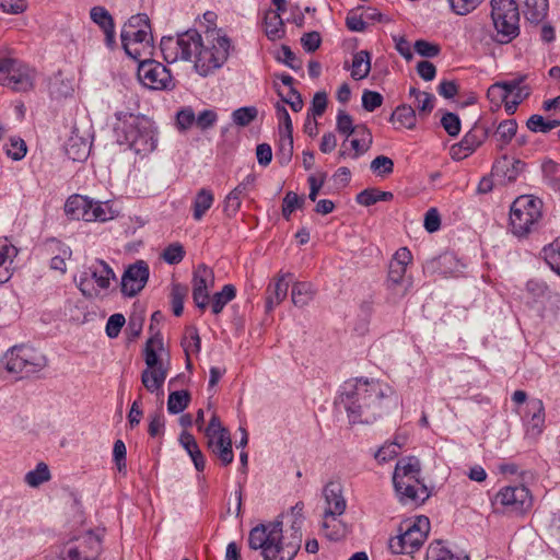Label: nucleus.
<instances>
[{"instance_id":"nucleus-53","label":"nucleus","mask_w":560,"mask_h":560,"mask_svg":"<svg viewBox=\"0 0 560 560\" xmlns=\"http://www.w3.org/2000/svg\"><path fill=\"white\" fill-rule=\"evenodd\" d=\"M354 127L352 117L345 110L340 109L337 114L336 129L338 132L346 136V140L342 145L346 144L348 138L355 131Z\"/></svg>"},{"instance_id":"nucleus-6","label":"nucleus","mask_w":560,"mask_h":560,"mask_svg":"<svg viewBox=\"0 0 560 560\" xmlns=\"http://www.w3.org/2000/svg\"><path fill=\"white\" fill-rule=\"evenodd\" d=\"M491 19L500 45L511 43L520 35V10L515 0H491Z\"/></svg>"},{"instance_id":"nucleus-49","label":"nucleus","mask_w":560,"mask_h":560,"mask_svg":"<svg viewBox=\"0 0 560 560\" xmlns=\"http://www.w3.org/2000/svg\"><path fill=\"white\" fill-rule=\"evenodd\" d=\"M7 155L13 161L22 160L27 152V147L25 141L20 137H12L9 140V143H5L3 147Z\"/></svg>"},{"instance_id":"nucleus-64","label":"nucleus","mask_w":560,"mask_h":560,"mask_svg":"<svg viewBox=\"0 0 560 560\" xmlns=\"http://www.w3.org/2000/svg\"><path fill=\"white\" fill-rule=\"evenodd\" d=\"M383 96L378 92L365 90L362 94V107L366 112H374L383 104Z\"/></svg>"},{"instance_id":"nucleus-38","label":"nucleus","mask_w":560,"mask_h":560,"mask_svg":"<svg viewBox=\"0 0 560 560\" xmlns=\"http://www.w3.org/2000/svg\"><path fill=\"white\" fill-rule=\"evenodd\" d=\"M236 296V289L233 284H225L220 292L214 293L211 300V311L220 314L225 305Z\"/></svg>"},{"instance_id":"nucleus-22","label":"nucleus","mask_w":560,"mask_h":560,"mask_svg":"<svg viewBox=\"0 0 560 560\" xmlns=\"http://www.w3.org/2000/svg\"><path fill=\"white\" fill-rule=\"evenodd\" d=\"M0 84L11 88L15 92H26L33 89V79L30 75V69L23 62L19 70L12 71L10 74L0 80Z\"/></svg>"},{"instance_id":"nucleus-18","label":"nucleus","mask_w":560,"mask_h":560,"mask_svg":"<svg viewBox=\"0 0 560 560\" xmlns=\"http://www.w3.org/2000/svg\"><path fill=\"white\" fill-rule=\"evenodd\" d=\"M326 508V515H342L347 508L346 499L342 494V487L338 482H328L323 490Z\"/></svg>"},{"instance_id":"nucleus-36","label":"nucleus","mask_w":560,"mask_h":560,"mask_svg":"<svg viewBox=\"0 0 560 560\" xmlns=\"http://www.w3.org/2000/svg\"><path fill=\"white\" fill-rule=\"evenodd\" d=\"M315 291L308 282H295L291 290L292 303L298 307L307 305L314 298Z\"/></svg>"},{"instance_id":"nucleus-42","label":"nucleus","mask_w":560,"mask_h":560,"mask_svg":"<svg viewBox=\"0 0 560 560\" xmlns=\"http://www.w3.org/2000/svg\"><path fill=\"white\" fill-rule=\"evenodd\" d=\"M293 155V135L281 133L279 135V145L277 151V159L281 165H287Z\"/></svg>"},{"instance_id":"nucleus-5","label":"nucleus","mask_w":560,"mask_h":560,"mask_svg":"<svg viewBox=\"0 0 560 560\" xmlns=\"http://www.w3.org/2000/svg\"><path fill=\"white\" fill-rule=\"evenodd\" d=\"M544 202L533 195L517 197L510 208V231L518 238L538 231L542 220Z\"/></svg>"},{"instance_id":"nucleus-23","label":"nucleus","mask_w":560,"mask_h":560,"mask_svg":"<svg viewBox=\"0 0 560 560\" xmlns=\"http://www.w3.org/2000/svg\"><path fill=\"white\" fill-rule=\"evenodd\" d=\"M412 480L393 481L396 493L402 503L413 502L416 504L424 502L429 498L428 489L422 485L419 491L415 488Z\"/></svg>"},{"instance_id":"nucleus-12","label":"nucleus","mask_w":560,"mask_h":560,"mask_svg":"<svg viewBox=\"0 0 560 560\" xmlns=\"http://www.w3.org/2000/svg\"><path fill=\"white\" fill-rule=\"evenodd\" d=\"M494 503L502 505L505 512L521 515L532 508L533 498L525 486H506L495 494Z\"/></svg>"},{"instance_id":"nucleus-32","label":"nucleus","mask_w":560,"mask_h":560,"mask_svg":"<svg viewBox=\"0 0 560 560\" xmlns=\"http://www.w3.org/2000/svg\"><path fill=\"white\" fill-rule=\"evenodd\" d=\"M214 196L210 189L201 188L192 202V217L196 221H200L206 212L212 207Z\"/></svg>"},{"instance_id":"nucleus-4","label":"nucleus","mask_w":560,"mask_h":560,"mask_svg":"<svg viewBox=\"0 0 560 560\" xmlns=\"http://www.w3.org/2000/svg\"><path fill=\"white\" fill-rule=\"evenodd\" d=\"M114 132L117 141L126 143L137 154H148L156 148L158 138L153 121L144 115L116 112Z\"/></svg>"},{"instance_id":"nucleus-44","label":"nucleus","mask_w":560,"mask_h":560,"mask_svg":"<svg viewBox=\"0 0 560 560\" xmlns=\"http://www.w3.org/2000/svg\"><path fill=\"white\" fill-rule=\"evenodd\" d=\"M114 218V212L104 202L94 201L91 199V209L86 222L100 221L105 222Z\"/></svg>"},{"instance_id":"nucleus-19","label":"nucleus","mask_w":560,"mask_h":560,"mask_svg":"<svg viewBox=\"0 0 560 560\" xmlns=\"http://www.w3.org/2000/svg\"><path fill=\"white\" fill-rule=\"evenodd\" d=\"M289 277H292V275H279L268 284L266 290V312H271L285 300L290 287V281L287 279Z\"/></svg>"},{"instance_id":"nucleus-2","label":"nucleus","mask_w":560,"mask_h":560,"mask_svg":"<svg viewBox=\"0 0 560 560\" xmlns=\"http://www.w3.org/2000/svg\"><path fill=\"white\" fill-rule=\"evenodd\" d=\"M390 392L377 381L349 380L341 388L339 404L351 422L371 423L386 411Z\"/></svg>"},{"instance_id":"nucleus-10","label":"nucleus","mask_w":560,"mask_h":560,"mask_svg":"<svg viewBox=\"0 0 560 560\" xmlns=\"http://www.w3.org/2000/svg\"><path fill=\"white\" fill-rule=\"evenodd\" d=\"M155 347L162 348L163 342L159 334L151 336L144 347V361L147 369L141 374V382L150 393L160 389L167 377L168 369L160 360Z\"/></svg>"},{"instance_id":"nucleus-26","label":"nucleus","mask_w":560,"mask_h":560,"mask_svg":"<svg viewBox=\"0 0 560 560\" xmlns=\"http://www.w3.org/2000/svg\"><path fill=\"white\" fill-rule=\"evenodd\" d=\"M179 443L191 458L195 468L198 471H203L206 467L205 455L202 454L195 436L188 431H183L179 435Z\"/></svg>"},{"instance_id":"nucleus-24","label":"nucleus","mask_w":560,"mask_h":560,"mask_svg":"<svg viewBox=\"0 0 560 560\" xmlns=\"http://www.w3.org/2000/svg\"><path fill=\"white\" fill-rule=\"evenodd\" d=\"M527 431L534 435L542 432L545 425V408L540 399H532L527 404L526 412Z\"/></svg>"},{"instance_id":"nucleus-15","label":"nucleus","mask_w":560,"mask_h":560,"mask_svg":"<svg viewBox=\"0 0 560 560\" xmlns=\"http://www.w3.org/2000/svg\"><path fill=\"white\" fill-rule=\"evenodd\" d=\"M489 130L475 124L464 138L451 147L450 154L455 161H462L472 154L487 139Z\"/></svg>"},{"instance_id":"nucleus-40","label":"nucleus","mask_w":560,"mask_h":560,"mask_svg":"<svg viewBox=\"0 0 560 560\" xmlns=\"http://www.w3.org/2000/svg\"><path fill=\"white\" fill-rule=\"evenodd\" d=\"M51 478L47 464L40 462L35 469L25 474L24 481L32 488H37Z\"/></svg>"},{"instance_id":"nucleus-31","label":"nucleus","mask_w":560,"mask_h":560,"mask_svg":"<svg viewBox=\"0 0 560 560\" xmlns=\"http://www.w3.org/2000/svg\"><path fill=\"white\" fill-rule=\"evenodd\" d=\"M371 71V54L368 50H360L353 55L351 65V77L353 80L365 79Z\"/></svg>"},{"instance_id":"nucleus-34","label":"nucleus","mask_w":560,"mask_h":560,"mask_svg":"<svg viewBox=\"0 0 560 560\" xmlns=\"http://www.w3.org/2000/svg\"><path fill=\"white\" fill-rule=\"evenodd\" d=\"M524 3V15L532 23L542 21L548 11V0H522Z\"/></svg>"},{"instance_id":"nucleus-21","label":"nucleus","mask_w":560,"mask_h":560,"mask_svg":"<svg viewBox=\"0 0 560 560\" xmlns=\"http://www.w3.org/2000/svg\"><path fill=\"white\" fill-rule=\"evenodd\" d=\"M525 166L526 164L523 161L504 155L493 164L492 174L502 182L511 183L516 180L518 175L525 170Z\"/></svg>"},{"instance_id":"nucleus-25","label":"nucleus","mask_w":560,"mask_h":560,"mask_svg":"<svg viewBox=\"0 0 560 560\" xmlns=\"http://www.w3.org/2000/svg\"><path fill=\"white\" fill-rule=\"evenodd\" d=\"M91 199L81 195L70 196L65 203V212L71 220L88 221Z\"/></svg>"},{"instance_id":"nucleus-57","label":"nucleus","mask_w":560,"mask_h":560,"mask_svg":"<svg viewBox=\"0 0 560 560\" xmlns=\"http://www.w3.org/2000/svg\"><path fill=\"white\" fill-rule=\"evenodd\" d=\"M441 125L451 137H456L460 132V119L457 114L446 112L441 118Z\"/></svg>"},{"instance_id":"nucleus-17","label":"nucleus","mask_w":560,"mask_h":560,"mask_svg":"<svg viewBox=\"0 0 560 560\" xmlns=\"http://www.w3.org/2000/svg\"><path fill=\"white\" fill-rule=\"evenodd\" d=\"M92 141L88 131L80 132L78 127H73L71 136L66 142V154L74 162L85 161L91 152Z\"/></svg>"},{"instance_id":"nucleus-28","label":"nucleus","mask_w":560,"mask_h":560,"mask_svg":"<svg viewBox=\"0 0 560 560\" xmlns=\"http://www.w3.org/2000/svg\"><path fill=\"white\" fill-rule=\"evenodd\" d=\"M86 275H90L93 282L101 289H107L110 284V279L115 278L112 268L103 260H97L86 269Z\"/></svg>"},{"instance_id":"nucleus-56","label":"nucleus","mask_w":560,"mask_h":560,"mask_svg":"<svg viewBox=\"0 0 560 560\" xmlns=\"http://www.w3.org/2000/svg\"><path fill=\"white\" fill-rule=\"evenodd\" d=\"M161 257L170 265H177L184 259L185 249L182 244L172 243L163 250Z\"/></svg>"},{"instance_id":"nucleus-52","label":"nucleus","mask_w":560,"mask_h":560,"mask_svg":"<svg viewBox=\"0 0 560 560\" xmlns=\"http://www.w3.org/2000/svg\"><path fill=\"white\" fill-rule=\"evenodd\" d=\"M370 168L377 176L385 177L394 172V162L386 155H377L372 160Z\"/></svg>"},{"instance_id":"nucleus-14","label":"nucleus","mask_w":560,"mask_h":560,"mask_svg":"<svg viewBox=\"0 0 560 560\" xmlns=\"http://www.w3.org/2000/svg\"><path fill=\"white\" fill-rule=\"evenodd\" d=\"M149 276V265L144 260H137L131 264L121 278L122 294L126 296L137 295L145 287Z\"/></svg>"},{"instance_id":"nucleus-27","label":"nucleus","mask_w":560,"mask_h":560,"mask_svg":"<svg viewBox=\"0 0 560 560\" xmlns=\"http://www.w3.org/2000/svg\"><path fill=\"white\" fill-rule=\"evenodd\" d=\"M208 447L220 458L224 466L233 462L234 455L230 434H221L217 439L208 440Z\"/></svg>"},{"instance_id":"nucleus-55","label":"nucleus","mask_w":560,"mask_h":560,"mask_svg":"<svg viewBox=\"0 0 560 560\" xmlns=\"http://www.w3.org/2000/svg\"><path fill=\"white\" fill-rule=\"evenodd\" d=\"M402 447V443L388 442L377 450L374 457L378 463H386L395 458Z\"/></svg>"},{"instance_id":"nucleus-3","label":"nucleus","mask_w":560,"mask_h":560,"mask_svg":"<svg viewBox=\"0 0 560 560\" xmlns=\"http://www.w3.org/2000/svg\"><path fill=\"white\" fill-rule=\"evenodd\" d=\"M291 539L284 541L282 522L275 520L253 527L248 534V546L260 550L264 560H292L301 548V526L292 525Z\"/></svg>"},{"instance_id":"nucleus-41","label":"nucleus","mask_w":560,"mask_h":560,"mask_svg":"<svg viewBox=\"0 0 560 560\" xmlns=\"http://www.w3.org/2000/svg\"><path fill=\"white\" fill-rule=\"evenodd\" d=\"M190 401V394L187 390H176L168 395L167 411L177 415L184 411Z\"/></svg>"},{"instance_id":"nucleus-39","label":"nucleus","mask_w":560,"mask_h":560,"mask_svg":"<svg viewBox=\"0 0 560 560\" xmlns=\"http://www.w3.org/2000/svg\"><path fill=\"white\" fill-rule=\"evenodd\" d=\"M265 31L266 35L270 39H277L280 38L283 33V21L278 12H273L272 10H269L265 14Z\"/></svg>"},{"instance_id":"nucleus-8","label":"nucleus","mask_w":560,"mask_h":560,"mask_svg":"<svg viewBox=\"0 0 560 560\" xmlns=\"http://www.w3.org/2000/svg\"><path fill=\"white\" fill-rule=\"evenodd\" d=\"M101 539L92 532L70 538L54 546L48 560H97L101 553Z\"/></svg>"},{"instance_id":"nucleus-61","label":"nucleus","mask_w":560,"mask_h":560,"mask_svg":"<svg viewBox=\"0 0 560 560\" xmlns=\"http://www.w3.org/2000/svg\"><path fill=\"white\" fill-rule=\"evenodd\" d=\"M482 0H448L451 9L458 15H466L474 11Z\"/></svg>"},{"instance_id":"nucleus-51","label":"nucleus","mask_w":560,"mask_h":560,"mask_svg":"<svg viewBox=\"0 0 560 560\" xmlns=\"http://www.w3.org/2000/svg\"><path fill=\"white\" fill-rule=\"evenodd\" d=\"M187 294L186 287L175 283L172 287L171 304L175 316H180L184 312V300Z\"/></svg>"},{"instance_id":"nucleus-43","label":"nucleus","mask_w":560,"mask_h":560,"mask_svg":"<svg viewBox=\"0 0 560 560\" xmlns=\"http://www.w3.org/2000/svg\"><path fill=\"white\" fill-rule=\"evenodd\" d=\"M305 203V198L299 196L294 191H288L282 200V215L285 220H290L291 214L296 209H302Z\"/></svg>"},{"instance_id":"nucleus-50","label":"nucleus","mask_w":560,"mask_h":560,"mask_svg":"<svg viewBox=\"0 0 560 560\" xmlns=\"http://www.w3.org/2000/svg\"><path fill=\"white\" fill-rule=\"evenodd\" d=\"M517 122L515 119H506L499 124L495 135L503 145H506L515 137Z\"/></svg>"},{"instance_id":"nucleus-47","label":"nucleus","mask_w":560,"mask_h":560,"mask_svg":"<svg viewBox=\"0 0 560 560\" xmlns=\"http://www.w3.org/2000/svg\"><path fill=\"white\" fill-rule=\"evenodd\" d=\"M151 30L150 20L147 14L138 13L132 15L122 26L120 33L121 42L126 40V36L129 34L128 30Z\"/></svg>"},{"instance_id":"nucleus-63","label":"nucleus","mask_w":560,"mask_h":560,"mask_svg":"<svg viewBox=\"0 0 560 560\" xmlns=\"http://www.w3.org/2000/svg\"><path fill=\"white\" fill-rule=\"evenodd\" d=\"M126 323L125 316L120 313H116L109 316L106 323V335L109 338H116L120 334L121 328Z\"/></svg>"},{"instance_id":"nucleus-33","label":"nucleus","mask_w":560,"mask_h":560,"mask_svg":"<svg viewBox=\"0 0 560 560\" xmlns=\"http://www.w3.org/2000/svg\"><path fill=\"white\" fill-rule=\"evenodd\" d=\"M389 121L398 122L400 127L413 129L417 124L416 110L410 105H399L389 117Z\"/></svg>"},{"instance_id":"nucleus-59","label":"nucleus","mask_w":560,"mask_h":560,"mask_svg":"<svg viewBox=\"0 0 560 560\" xmlns=\"http://www.w3.org/2000/svg\"><path fill=\"white\" fill-rule=\"evenodd\" d=\"M527 79L528 74H516L512 80L497 82V86L502 91L503 100L509 98L515 89L521 86V83H524Z\"/></svg>"},{"instance_id":"nucleus-1","label":"nucleus","mask_w":560,"mask_h":560,"mask_svg":"<svg viewBox=\"0 0 560 560\" xmlns=\"http://www.w3.org/2000/svg\"><path fill=\"white\" fill-rule=\"evenodd\" d=\"M163 59L167 63L176 61L194 62L196 72L208 77L220 69L228 60L231 40L220 32H211L203 40L197 30H188L177 36H163L160 43Z\"/></svg>"},{"instance_id":"nucleus-37","label":"nucleus","mask_w":560,"mask_h":560,"mask_svg":"<svg viewBox=\"0 0 560 560\" xmlns=\"http://www.w3.org/2000/svg\"><path fill=\"white\" fill-rule=\"evenodd\" d=\"M425 560H468V557L454 555L441 540H435L429 545Z\"/></svg>"},{"instance_id":"nucleus-9","label":"nucleus","mask_w":560,"mask_h":560,"mask_svg":"<svg viewBox=\"0 0 560 560\" xmlns=\"http://www.w3.org/2000/svg\"><path fill=\"white\" fill-rule=\"evenodd\" d=\"M5 369L21 377H27L42 371L47 365V358L36 349L27 346H15L4 357Z\"/></svg>"},{"instance_id":"nucleus-48","label":"nucleus","mask_w":560,"mask_h":560,"mask_svg":"<svg viewBox=\"0 0 560 560\" xmlns=\"http://www.w3.org/2000/svg\"><path fill=\"white\" fill-rule=\"evenodd\" d=\"M258 116V109L255 106H245L235 109L232 113V120L236 126L246 127Z\"/></svg>"},{"instance_id":"nucleus-29","label":"nucleus","mask_w":560,"mask_h":560,"mask_svg":"<svg viewBox=\"0 0 560 560\" xmlns=\"http://www.w3.org/2000/svg\"><path fill=\"white\" fill-rule=\"evenodd\" d=\"M340 515H326V513H324V521H323V530H324V534L325 536L329 539V540H334V541H337V540H340L342 539L343 537H346L347 533H348V526L342 522L340 521L338 517Z\"/></svg>"},{"instance_id":"nucleus-35","label":"nucleus","mask_w":560,"mask_h":560,"mask_svg":"<svg viewBox=\"0 0 560 560\" xmlns=\"http://www.w3.org/2000/svg\"><path fill=\"white\" fill-rule=\"evenodd\" d=\"M393 198L394 195L390 191H382L377 188H366L357 195L355 201L361 206L370 207L378 201H390Z\"/></svg>"},{"instance_id":"nucleus-54","label":"nucleus","mask_w":560,"mask_h":560,"mask_svg":"<svg viewBox=\"0 0 560 560\" xmlns=\"http://www.w3.org/2000/svg\"><path fill=\"white\" fill-rule=\"evenodd\" d=\"M276 116L279 121V135L281 133H293V126L290 114L285 106L280 102L275 104Z\"/></svg>"},{"instance_id":"nucleus-58","label":"nucleus","mask_w":560,"mask_h":560,"mask_svg":"<svg viewBox=\"0 0 560 560\" xmlns=\"http://www.w3.org/2000/svg\"><path fill=\"white\" fill-rule=\"evenodd\" d=\"M327 94L324 91L316 92L313 96L312 105L308 108L307 115L320 117L327 108Z\"/></svg>"},{"instance_id":"nucleus-46","label":"nucleus","mask_w":560,"mask_h":560,"mask_svg":"<svg viewBox=\"0 0 560 560\" xmlns=\"http://www.w3.org/2000/svg\"><path fill=\"white\" fill-rule=\"evenodd\" d=\"M544 258L549 267L560 275V238L553 241L542 249Z\"/></svg>"},{"instance_id":"nucleus-30","label":"nucleus","mask_w":560,"mask_h":560,"mask_svg":"<svg viewBox=\"0 0 560 560\" xmlns=\"http://www.w3.org/2000/svg\"><path fill=\"white\" fill-rule=\"evenodd\" d=\"M420 472V464L419 460L416 458H408V460H399L396 464L394 475H393V481L396 480H412L418 481V474Z\"/></svg>"},{"instance_id":"nucleus-20","label":"nucleus","mask_w":560,"mask_h":560,"mask_svg":"<svg viewBox=\"0 0 560 560\" xmlns=\"http://www.w3.org/2000/svg\"><path fill=\"white\" fill-rule=\"evenodd\" d=\"M128 33L126 40L121 42L122 48L127 56L135 60H139L141 51L138 48V45L150 47L151 42L153 40L151 30H128Z\"/></svg>"},{"instance_id":"nucleus-11","label":"nucleus","mask_w":560,"mask_h":560,"mask_svg":"<svg viewBox=\"0 0 560 560\" xmlns=\"http://www.w3.org/2000/svg\"><path fill=\"white\" fill-rule=\"evenodd\" d=\"M137 74L141 83L149 89L172 90L175 88L171 71L156 60H141L138 66Z\"/></svg>"},{"instance_id":"nucleus-16","label":"nucleus","mask_w":560,"mask_h":560,"mask_svg":"<svg viewBox=\"0 0 560 560\" xmlns=\"http://www.w3.org/2000/svg\"><path fill=\"white\" fill-rule=\"evenodd\" d=\"M213 284V270L203 264L199 265L192 276V300L200 310L209 305V289Z\"/></svg>"},{"instance_id":"nucleus-62","label":"nucleus","mask_w":560,"mask_h":560,"mask_svg":"<svg viewBox=\"0 0 560 560\" xmlns=\"http://www.w3.org/2000/svg\"><path fill=\"white\" fill-rule=\"evenodd\" d=\"M278 95L281 98V104H288L293 112L298 113L303 108V98L296 89L291 88L288 96H284L280 91H278Z\"/></svg>"},{"instance_id":"nucleus-13","label":"nucleus","mask_w":560,"mask_h":560,"mask_svg":"<svg viewBox=\"0 0 560 560\" xmlns=\"http://www.w3.org/2000/svg\"><path fill=\"white\" fill-rule=\"evenodd\" d=\"M412 260L411 252L407 247L399 248L392 258L388 267L387 284L390 290L406 294L411 282L406 280L405 275L408 264Z\"/></svg>"},{"instance_id":"nucleus-60","label":"nucleus","mask_w":560,"mask_h":560,"mask_svg":"<svg viewBox=\"0 0 560 560\" xmlns=\"http://www.w3.org/2000/svg\"><path fill=\"white\" fill-rule=\"evenodd\" d=\"M413 48L417 54L425 58H434L441 52V47L438 44L424 39L416 40Z\"/></svg>"},{"instance_id":"nucleus-7","label":"nucleus","mask_w":560,"mask_h":560,"mask_svg":"<svg viewBox=\"0 0 560 560\" xmlns=\"http://www.w3.org/2000/svg\"><path fill=\"white\" fill-rule=\"evenodd\" d=\"M429 532V517L419 515L413 520H406L400 523L398 535L389 539L388 547L394 553L412 555L421 548Z\"/></svg>"},{"instance_id":"nucleus-45","label":"nucleus","mask_w":560,"mask_h":560,"mask_svg":"<svg viewBox=\"0 0 560 560\" xmlns=\"http://www.w3.org/2000/svg\"><path fill=\"white\" fill-rule=\"evenodd\" d=\"M90 18L103 32L115 26L113 16L104 7H93L90 11Z\"/></svg>"}]
</instances>
